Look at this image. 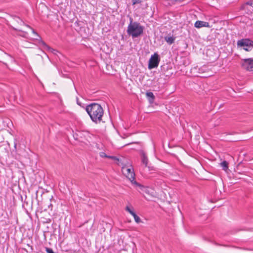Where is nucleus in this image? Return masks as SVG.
<instances>
[{
	"instance_id": "f257e3e1",
	"label": "nucleus",
	"mask_w": 253,
	"mask_h": 253,
	"mask_svg": "<svg viewBox=\"0 0 253 253\" xmlns=\"http://www.w3.org/2000/svg\"><path fill=\"white\" fill-rule=\"evenodd\" d=\"M85 110L93 122L97 124L102 121L104 110L100 104L91 103L86 106Z\"/></svg>"
},
{
	"instance_id": "f03ea898",
	"label": "nucleus",
	"mask_w": 253,
	"mask_h": 253,
	"mask_svg": "<svg viewBox=\"0 0 253 253\" xmlns=\"http://www.w3.org/2000/svg\"><path fill=\"white\" fill-rule=\"evenodd\" d=\"M143 27L137 22H133L131 18H130V23L127 27V33L131 36L132 38H136L142 34Z\"/></svg>"
},
{
	"instance_id": "7ed1b4c3",
	"label": "nucleus",
	"mask_w": 253,
	"mask_h": 253,
	"mask_svg": "<svg viewBox=\"0 0 253 253\" xmlns=\"http://www.w3.org/2000/svg\"><path fill=\"white\" fill-rule=\"evenodd\" d=\"M160 58L159 54L155 53L151 56L149 61L148 69L151 70L153 68H157L159 64Z\"/></svg>"
},
{
	"instance_id": "20e7f679",
	"label": "nucleus",
	"mask_w": 253,
	"mask_h": 253,
	"mask_svg": "<svg viewBox=\"0 0 253 253\" xmlns=\"http://www.w3.org/2000/svg\"><path fill=\"white\" fill-rule=\"evenodd\" d=\"M123 172L126 176L131 181L132 183H134L137 185L140 186L136 181H134L135 174L133 170L130 168H126V169L124 168Z\"/></svg>"
},
{
	"instance_id": "39448f33",
	"label": "nucleus",
	"mask_w": 253,
	"mask_h": 253,
	"mask_svg": "<svg viewBox=\"0 0 253 253\" xmlns=\"http://www.w3.org/2000/svg\"><path fill=\"white\" fill-rule=\"evenodd\" d=\"M13 20L14 22V24L15 26L13 27V29L16 31L24 32L22 28H20L18 25V24H19L20 25H24V23L22 21V20L20 19L19 17H17L16 16H14L13 17Z\"/></svg>"
},
{
	"instance_id": "423d86ee",
	"label": "nucleus",
	"mask_w": 253,
	"mask_h": 253,
	"mask_svg": "<svg viewBox=\"0 0 253 253\" xmlns=\"http://www.w3.org/2000/svg\"><path fill=\"white\" fill-rule=\"evenodd\" d=\"M242 66L246 70L253 72V59L252 58L244 59Z\"/></svg>"
},
{
	"instance_id": "0eeeda50",
	"label": "nucleus",
	"mask_w": 253,
	"mask_h": 253,
	"mask_svg": "<svg viewBox=\"0 0 253 253\" xmlns=\"http://www.w3.org/2000/svg\"><path fill=\"white\" fill-rule=\"evenodd\" d=\"M237 45L241 47L253 46V41L249 39H242L237 42Z\"/></svg>"
},
{
	"instance_id": "6e6552de",
	"label": "nucleus",
	"mask_w": 253,
	"mask_h": 253,
	"mask_svg": "<svg viewBox=\"0 0 253 253\" xmlns=\"http://www.w3.org/2000/svg\"><path fill=\"white\" fill-rule=\"evenodd\" d=\"M242 9L244 10H247L248 12L253 11V0H250L242 5Z\"/></svg>"
},
{
	"instance_id": "1a4fd4ad",
	"label": "nucleus",
	"mask_w": 253,
	"mask_h": 253,
	"mask_svg": "<svg viewBox=\"0 0 253 253\" xmlns=\"http://www.w3.org/2000/svg\"><path fill=\"white\" fill-rule=\"evenodd\" d=\"M126 210L133 216L136 223H139L141 222L140 217L128 206L126 207Z\"/></svg>"
},
{
	"instance_id": "9d476101",
	"label": "nucleus",
	"mask_w": 253,
	"mask_h": 253,
	"mask_svg": "<svg viewBox=\"0 0 253 253\" xmlns=\"http://www.w3.org/2000/svg\"><path fill=\"white\" fill-rule=\"evenodd\" d=\"M195 27L197 28H200L203 27H209V23L205 21H197L194 24Z\"/></svg>"
},
{
	"instance_id": "9b49d317",
	"label": "nucleus",
	"mask_w": 253,
	"mask_h": 253,
	"mask_svg": "<svg viewBox=\"0 0 253 253\" xmlns=\"http://www.w3.org/2000/svg\"><path fill=\"white\" fill-rule=\"evenodd\" d=\"M141 156L142 163L144 165H145V167H147L148 162V160L147 156L146 155V154L143 151H142L141 152Z\"/></svg>"
},
{
	"instance_id": "f8f14e48",
	"label": "nucleus",
	"mask_w": 253,
	"mask_h": 253,
	"mask_svg": "<svg viewBox=\"0 0 253 253\" xmlns=\"http://www.w3.org/2000/svg\"><path fill=\"white\" fill-rule=\"evenodd\" d=\"M147 97L149 99V101L150 102H153L155 99V96L153 92H147L146 94Z\"/></svg>"
},
{
	"instance_id": "ddd939ff",
	"label": "nucleus",
	"mask_w": 253,
	"mask_h": 253,
	"mask_svg": "<svg viewBox=\"0 0 253 253\" xmlns=\"http://www.w3.org/2000/svg\"><path fill=\"white\" fill-rule=\"evenodd\" d=\"M49 53L52 55H56L58 58H59L58 54H61L58 51L54 50L48 46V54Z\"/></svg>"
},
{
	"instance_id": "4468645a",
	"label": "nucleus",
	"mask_w": 253,
	"mask_h": 253,
	"mask_svg": "<svg viewBox=\"0 0 253 253\" xmlns=\"http://www.w3.org/2000/svg\"><path fill=\"white\" fill-rule=\"evenodd\" d=\"M165 40L169 44H171L174 42L175 38L173 37H165Z\"/></svg>"
},
{
	"instance_id": "2eb2a0df",
	"label": "nucleus",
	"mask_w": 253,
	"mask_h": 253,
	"mask_svg": "<svg viewBox=\"0 0 253 253\" xmlns=\"http://www.w3.org/2000/svg\"><path fill=\"white\" fill-rule=\"evenodd\" d=\"M39 216H40L41 221L43 223H47V221L46 218L44 217V211H41L39 213Z\"/></svg>"
},
{
	"instance_id": "dca6fc26",
	"label": "nucleus",
	"mask_w": 253,
	"mask_h": 253,
	"mask_svg": "<svg viewBox=\"0 0 253 253\" xmlns=\"http://www.w3.org/2000/svg\"><path fill=\"white\" fill-rule=\"evenodd\" d=\"M100 156L102 158H109L114 160H118V159L114 156H107L104 152H101L100 153Z\"/></svg>"
},
{
	"instance_id": "f3484780",
	"label": "nucleus",
	"mask_w": 253,
	"mask_h": 253,
	"mask_svg": "<svg viewBox=\"0 0 253 253\" xmlns=\"http://www.w3.org/2000/svg\"><path fill=\"white\" fill-rule=\"evenodd\" d=\"M220 165L224 170L226 171L228 169V163L226 161L221 162Z\"/></svg>"
},
{
	"instance_id": "a211bd4d",
	"label": "nucleus",
	"mask_w": 253,
	"mask_h": 253,
	"mask_svg": "<svg viewBox=\"0 0 253 253\" xmlns=\"http://www.w3.org/2000/svg\"><path fill=\"white\" fill-rule=\"evenodd\" d=\"M27 28H28L29 29H30L32 31V32L35 34L36 36L38 37V35L37 34V33H36V32L32 28H31L30 26H29L28 25H25Z\"/></svg>"
},
{
	"instance_id": "6ab92c4d",
	"label": "nucleus",
	"mask_w": 253,
	"mask_h": 253,
	"mask_svg": "<svg viewBox=\"0 0 253 253\" xmlns=\"http://www.w3.org/2000/svg\"><path fill=\"white\" fill-rule=\"evenodd\" d=\"M141 2V0H132V4L135 5L137 3H140Z\"/></svg>"
},
{
	"instance_id": "aec40b11",
	"label": "nucleus",
	"mask_w": 253,
	"mask_h": 253,
	"mask_svg": "<svg viewBox=\"0 0 253 253\" xmlns=\"http://www.w3.org/2000/svg\"><path fill=\"white\" fill-rule=\"evenodd\" d=\"M250 47H244V49L246 51H250L251 49H250Z\"/></svg>"
},
{
	"instance_id": "412c9836",
	"label": "nucleus",
	"mask_w": 253,
	"mask_h": 253,
	"mask_svg": "<svg viewBox=\"0 0 253 253\" xmlns=\"http://www.w3.org/2000/svg\"><path fill=\"white\" fill-rule=\"evenodd\" d=\"M48 253H55L53 250L51 249L48 248Z\"/></svg>"
},
{
	"instance_id": "4be33fe9",
	"label": "nucleus",
	"mask_w": 253,
	"mask_h": 253,
	"mask_svg": "<svg viewBox=\"0 0 253 253\" xmlns=\"http://www.w3.org/2000/svg\"><path fill=\"white\" fill-rule=\"evenodd\" d=\"M16 145H17L16 140H15L14 141V148L15 149H16Z\"/></svg>"
},
{
	"instance_id": "5701e85b",
	"label": "nucleus",
	"mask_w": 253,
	"mask_h": 253,
	"mask_svg": "<svg viewBox=\"0 0 253 253\" xmlns=\"http://www.w3.org/2000/svg\"><path fill=\"white\" fill-rule=\"evenodd\" d=\"M41 6L42 7H43V4L42 3H40L39 4V6Z\"/></svg>"
},
{
	"instance_id": "b1692460",
	"label": "nucleus",
	"mask_w": 253,
	"mask_h": 253,
	"mask_svg": "<svg viewBox=\"0 0 253 253\" xmlns=\"http://www.w3.org/2000/svg\"><path fill=\"white\" fill-rule=\"evenodd\" d=\"M45 250L47 253V250H48L47 247H45Z\"/></svg>"
},
{
	"instance_id": "393cba45",
	"label": "nucleus",
	"mask_w": 253,
	"mask_h": 253,
	"mask_svg": "<svg viewBox=\"0 0 253 253\" xmlns=\"http://www.w3.org/2000/svg\"><path fill=\"white\" fill-rule=\"evenodd\" d=\"M45 232H44V239H45L46 238V237H45Z\"/></svg>"
},
{
	"instance_id": "a878e982",
	"label": "nucleus",
	"mask_w": 253,
	"mask_h": 253,
	"mask_svg": "<svg viewBox=\"0 0 253 253\" xmlns=\"http://www.w3.org/2000/svg\"><path fill=\"white\" fill-rule=\"evenodd\" d=\"M52 206V204H50L49 206L48 205V208H49L50 206Z\"/></svg>"
}]
</instances>
